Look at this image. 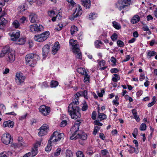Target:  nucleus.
<instances>
[{"label": "nucleus", "mask_w": 157, "mask_h": 157, "mask_svg": "<svg viewBox=\"0 0 157 157\" xmlns=\"http://www.w3.org/2000/svg\"><path fill=\"white\" fill-rule=\"evenodd\" d=\"M78 123H76L72 127L71 129L72 132H74L72 136L70 137L71 140H76L78 139H81L83 140H85L87 138L86 135L81 131H78L79 127V122Z\"/></svg>", "instance_id": "nucleus-1"}, {"label": "nucleus", "mask_w": 157, "mask_h": 157, "mask_svg": "<svg viewBox=\"0 0 157 157\" xmlns=\"http://www.w3.org/2000/svg\"><path fill=\"white\" fill-rule=\"evenodd\" d=\"M68 111L72 118L76 119L80 117L79 108L77 105L70 104L68 107Z\"/></svg>", "instance_id": "nucleus-2"}, {"label": "nucleus", "mask_w": 157, "mask_h": 157, "mask_svg": "<svg viewBox=\"0 0 157 157\" xmlns=\"http://www.w3.org/2000/svg\"><path fill=\"white\" fill-rule=\"evenodd\" d=\"M39 56L36 54H28L25 56L26 63L32 67H34L38 60Z\"/></svg>", "instance_id": "nucleus-3"}, {"label": "nucleus", "mask_w": 157, "mask_h": 157, "mask_svg": "<svg viewBox=\"0 0 157 157\" xmlns=\"http://www.w3.org/2000/svg\"><path fill=\"white\" fill-rule=\"evenodd\" d=\"M76 40H74L73 39H71L69 41L70 44L73 46V52L75 55H77L76 58L81 59L82 58V54L78 48L79 45L76 44Z\"/></svg>", "instance_id": "nucleus-4"}, {"label": "nucleus", "mask_w": 157, "mask_h": 157, "mask_svg": "<svg viewBox=\"0 0 157 157\" xmlns=\"http://www.w3.org/2000/svg\"><path fill=\"white\" fill-rule=\"evenodd\" d=\"M64 135L63 133H59L57 131H55L50 137L49 140L50 142H56L63 139Z\"/></svg>", "instance_id": "nucleus-5"}, {"label": "nucleus", "mask_w": 157, "mask_h": 157, "mask_svg": "<svg viewBox=\"0 0 157 157\" xmlns=\"http://www.w3.org/2000/svg\"><path fill=\"white\" fill-rule=\"evenodd\" d=\"M49 31L45 32L40 34L35 35L34 37V40L39 42H42L45 40L49 35Z\"/></svg>", "instance_id": "nucleus-6"}, {"label": "nucleus", "mask_w": 157, "mask_h": 157, "mask_svg": "<svg viewBox=\"0 0 157 157\" xmlns=\"http://www.w3.org/2000/svg\"><path fill=\"white\" fill-rule=\"evenodd\" d=\"M131 4V0H118L117 6L119 10H123Z\"/></svg>", "instance_id": "nucleus-7"}, {"label": "nucleus", "mask_w": 157, "mask_h": 157, "mask_svg": "<svg viewBox=\"0 0 157 157\" xmlns=\"http://www.w3.org/2000/svg\"><path fill=\"white\" fill-rule=\"evenodd\" d=\"M82 11L81 6L79 5H78V7L76 8L75 12L72 15L70 16L69 19L72 21L74 20L75 18L80 16L82 14Z\"/></svg>", "instance_id": "nucleus-8"}, {"label": "nucleus", "mask_w": 157, "mask_h": 157, "mask_svg": "<svg viewBox=\"0 0 157 157\" xmlns=\"http://www.w3.org/2000/svg\"><path fill=\"white\" fill-rule=\"evenodd\" d=\"M2 142L5 144L8 145L12 143L13 139H11L10 135L8 133L3 134L1 138Z\"/></svg>", "instance_id": "nucleus-9"}, {"label": "nucleus", "mask_w": 157, "mask_h": 157, "mask_svg": "<svg viewBox=\"0 0 157 157\" xmlns=\"http://www.w3.org/2000/svg\"><path fill=\"white\" fill-rule=\"evenodd\" d=\"M39 109L42 114L44 116H47L48 115L50 112V107L44 105L40 106Z\"/></svg>", "instance_id": "nucleus-10"}, {"label": "nucleus", "mask_w": 157, "mask_h": 157, "mask_svg": "<svg viewBox=\"0 0 157 157\" xmlns=\"http://www.w3.org/2000/svg\"><path fill=\"white\" fill-rule=\"evenodd\" d=\"M13 52L9 46H6L3 48L0 52V57H2L6 55H7Z\"/></svg>", "instance_id": "nucleus-11"}, {"label": "nucleus", "mask_w": 157, "mask_h": 157, "mask_svg": "<svg viewBox=\"0 0 157 157\" xmlns=\"http://www.w3.org/2000/svg\"><path fill=\"white\" fill-rule=\"evenodd\" d=\"M48 129V125L45 124H44L40 128V131L38 133L39 136H42L46 134Z\"/></svg>", "instance_id": "nucleus-12"}, {"label": "nucleus", "mask_w": 157, "mask_h": 157, "mask_svg": "<svg viewBox=\"0 0 157 157\" xmlns=\"http://www.w3.org/2000/svg\"><path fill=\"white\" fill-rule=\"evenodd\" d=\"M25 78V77L22 73L17 72L16 74L15 79L17 82L19 83L20 84L24 82Z\"/></svg>", "instance_id": "nucleus-13"}, {"label": "nucleus", "mask_w": 157, "mask_h": 157, "mask_svg": "<svg viewBox=\"0 0 157 157\" xmlns=\"http://www.w3.org/2000/svg\"><path fill=\"white\" fill-rule=\"evenodd\" d=\"M30 29L31 32H40L43 29V27L41 25L38 26L37 24H34L31 25L30 27Z\"/></svg>", "instance_id": "nucleus-14"}, {"label": "nucleus", "mask_w": 157, "mask_h": 157, "mask_svg": "<svg viewBox=\"0 0 157 157\" xmlns=\"http://www.w3.org/2000/svg\"><path fill=\"white\" fill-rule=\"evenodd\" d=\"M15 59V57L14 53L13 52L7 55L6 60L7 62L12 63L14 61Z\"/></svg>", "instance_id": "nucleus-15"}, {"label": "nucleus", "mask_w": 157, "mask_h": 157, "mask_svg": "<svg viewBox=\"0 0 157 157\" xmlns=\"http://www.w3.org/2000/svg\"><path fill=\"white\" fill-rule=\"evenodd\" d=\"M10 34L11 37V40L13 41H16L19 38L20 36V32H13L11 33Z\"/></svg>", "instance_id": "nucleus-16"}, {"label": "nucleus", "mask_w": 157, "mask_h": 157, "mask_svg": "<svg viewBox=\"0 0 157 157\" xmlns=\"http://www.w3.org/2000/svg\"><path fill=\"white\" fill-rule=\"evenodd\" d=\"M60 45L58 42H56L52 49V53L53 55H55L60 48Z\"/></svg>", "instance_id": "nucleus-17"}, {"label": "nucleus", "mask_w": 157, "mask_h": 157, "mask_svg": "<svg viewBox=\"0 0 157 157\" xmlns=\"http://www.w3.org/2000/svg\"><path fill=\"white\" fill-rule=\"evenodd\" d=\"M50 47L49 45L46 44L44 45L43 48V55L45 57L49 52Z\"/></svg>", "instance_id": "nucleus-18"}, {"label": "nucleus", "mask_w": 157, "mask_h": 157, "mask_svg": "<svg viewBox=\"0 0 157 157\" xmlns=\"http://www.w3.org/2000/svg\"><path fill=\"white\" fill-rule=\"evenodd\" d=\"M3 16V15H1L0 17V21H1L0 22V29H4L6 24L7 23V20L2 17Z\"/></svg>", "instance_id": "nucleus-19"}, {"label": "nucleus", "mask_w": 157, "mask_h": 157, "mask_svg": "<svg viewBox=\"0 0 157 157\" xmlns=\"http://www.w3.org/2000/svg\"><path fill=\"white\" fill-rule=\"evenodd\" d=\"M82 5L86 9L90 8L91 6V2L90 0H81Z\"/></svg>", "instance_id": "nucleus-20"}, {"label": "nucleus", "mask_w": 157, "mask_h": 157, "mask_svg": "<svg viewBox=\"0 0 157 157\" xmlns=\"http://www.w3.org/2000/svg\"><path fill=\"white\" fill-rule=\"evenodd\" d=\"M14 125V123L12 121H9L4 122L3 124V126L4 127H8L12 128Z\"/></svg>", "instance_id": "nucleus-21"}, {"label": "nucleus", "mask_w": 157, "mask_h": 157, "mask_svg": "<svg viewBox=\"0 0 157 157\" xmlns=\"http://www.w3.org/2000/svg\"><path fill=\"white\" fill-rule=\"evenodd\" d=\"M29 18L31 22L33 23L35 22L37 19L36 15V14L33 13H31L29 15Z\"/></svg>", "instance_id": "nucleus-22"}, {"label": "nucleus", "mask_w": 157, "mask_h": 157, "mask_svg": "<svg viewBox=\"0 0 157 157\" xmlns=\"http://www.w3.org/2000/svg\"><path fill=\"white\" fill-rule=\"evenodd\" d=\"M140 20L139 16L138 15H135L132 18L131 22L133 24H136Z\"/></svg>", "instance_id": "nucleus-23"}, {"label": "nucleus", "mask_w": 157, "mask_h": 157, "mask_svg": "<svg viewBox=\"0 0 157 157\" xmlns=\"http://www.w3.org/2000/svg\"><path fill=\"white\" fill-rule=\"evenodd\" d=\"M99 107L98 109V117L101 120L105 119L107 118V116L104 113H100L99 112Z\"/></svg>", "instance_id": "nucleus-24"}, {"label": "nucleus", "mask_w": 157, "mask_h": 157, "mask_svg": "<svg viewBox=\"0 0 157 157\" xmlns=\"http://www.w3.org/2000/svg\"><path fill=\"white\" fill-rule=\"evenodd\" d=\"M78 97L77 94L75 96V98L72 101V102L71 104H72L73 105H77L79 103L78 101Z\"/></svg>", "instance_id": "nucleus-25"}, {"label": "nucleus", "mask_w": 157, "mask_h": 157, "mask_svg": "<svg viewBox=\"0 0 157 157\" xmlns=\"http://www.w3.org/2000/svg\"><path fill=\"white\" fill-rule=\"evenodd\" d=\"M77 71L79 73L82 75H84L85 74V72H86L85 70V69L82 67L78 68L77 70Z\"/></svg>", "instance_id": "nucleus-26"}, {"label": "nucleus", "mask_w": 157, "mask_h": 157, "mask_svg": "<svg viewBox=\"0 0 157 157\" xmlns=\"http://www.w3.org/2000/svg\"><path fill=\"white\" fill-rule=\"evenodd\" d=\"M18 145L19 146H23L24 143L23 141V138L22 137L19 136L18 138Z\"/></svg>", "instance_id": "nucleus-27"}, {"label": "nucleus", "mask_w": 157, "mask_h": 157, "mask_svg": "<svg viewBox=\"0 0 157 157\" xmlns=\"http://www.w3.org/2000/svg\"><path fill=\"white\" fill-rule=\"evenodd\" d=\"M77 31L78 29L77 27L75 26L71 27L70 30L71 34H73L75 32H77Z\"/></svg>", "instance_id": "nucleus-28"}, {"label": "nucleus", "mask_w": 157, "mask_h": 157, "mask_svg": "<svg viewBox=\"0 0 157 157\" xmlns=\"http://www.w3.org/2000/svg\"><path fill=\"white\" fill-rule=\"evenodd\" d=\"M90 76L88 75L86 72H85L84 77V82L86 83H87L89 81Z\"/></svg>", "instance_id": "nucleus-29"}, {"label": "nucleus", "mask_w": 157, "mask_h": 157, "mask_svg": "<svg viewBox=\"0 0 157 157\" xmlns=\"http://www.w3.org/2000/svg\"><path fill=\"white\" fill-rule=\"evenodd\" d=\"M58 85V82L55 81H52L50 84V86L51 87H55Z\"/></svg>", "instance_id": "nucleus-30"}, {"label": "nucleus", "mask_w": 157, "mask_h": 157, "mask_svg": "<svg viewBox=\"0 0 157 157\" xmlns=\"http://www.w3.org/2000/svg\"><path fill=\"white\" fill-rule=\"evenodd\" d=\"M36 148H32V150L31 151V154L32 157L35 156L38 153V149H36Z\"/></svg>", "instance_id": "nucleus-31"}, {"label": "nucleus", "mask_w": 157, "mask_h": 157, "mask_svg": "<svg viewBox=\"0 0 157 157\" xmlns=\"http://www.w3.org/2000/svg\"><path fill=\"white\" fill-rule=\"evenodd\" d=\"M12 25L15 28H18L20 26L19 23L17 20L14 21Z\"/></svg>", "instance_id": "nucleus-32"}, {"label": "nucleus", "mask_w": 157, "mask_h": 157, "mask_svg": "<svg viewBox=\"0 0 157 157\" xmlns=\"http://www.w3.org/2000/svg\"><path fill=\"white\" fill-rule=\"evenodd\" d=\"M67 157H73V153L70 150H67L66 152Z\"/></svg>", "instance_id": "nucleus-33"}, {"label": "nucleus", "mask_w": 157, "mask_h": 157, "mask_svg": "<svg viewBox=\"0 0 157 157\" xmlns=\"http://www.w3.org/2000/svg\"><path fill=\"white\" fill-rule=\"evenodd\" d=\"M157 53L154 51H149L147 54V56H149V58H150L151 57L154 56L156 55Z\"/></svg>", "instance_id": "nucleus-34"}, {"label": "nucleus", "mask_w": 157, "mask_h": 157, "mask_svg": "<svg viewBox=\"0 0 157 157\" xmlns=\"http://www.w3.org/2000/svg\"><path fill=\"white\" fill-rule=\"evenodd\" d=\"M114 75L115 76V77H113L112 78V80L114 82H117V80H119L120 78V77L117 74H114Z\"/></svg>", "instance_id": "nucleus-35"}, {"label": "nucleus", "mask_w": 157, "mask_h": 157, "mask_svg": "<svg viewBox=\"0 0 157 157\" xmlns=\"http://www.w3.org/2000/svg\"><path fill=\"white\" fill-rule=\"evenodd\" d=\"M113 26L116 29H119L121 28V26L116 22L114 21L113 22Z\"/></svg>", "instance_id": "nucleus-36"}, {"label": "nucleus", "mask_w": 157, "mask_h": 157, "mask_svg": "<svg viewBox=\"0 0 157 157\" xmlns=\"http://www.w3.org/2000/svg\"><path fill=\"white\" fill-rule=\"evenodd\" d=\"M52 143V142H50V140H49L48 141V145L45 149V150L46 151H48L51 150L52 148L51 144Z\"/></svg>", "instance_id": "nucleus-37"}, {"label": "nucleus", "mask_w": 157, "mask_h": 157, "mask_svg": "<svg viewBox=\"0 0 157 157\" xmlns=\"http://www.w3.org/2000/svg\"><path fill=\"white\" fill-rule=\"evenodd\" d=\"M91 147L88 148L86 152V153L89 155H92L94 153Z\"/></svg>", "instance_id": "nucleus-38"}, {"label": "nucleus", "mask_w": 157, "mask_h": 157, "mask_svg": "<svg viewBox=\"0 0 157 157\" xmlns=\"http://www.w3.org/2000/svg\"><path fill=\"white\" fill-rule=\"evenodd\" d=\"M6 109L5 106L3 104H0V114L1 115V113L4 112V110Z\"/></svg>", "instance_id": "nucleus-39"}, {"label": "nucleus", "mask_w": 157, "mask_h": 157, "mask_svg": "<svg viewBox=\"0 0 157 157\" xmlns=\"http://www.w3.org/2000/svg\"><path fill=\"white\" fill-rule=\"evenodd\" d=\"M42 139L40 140V141L36 142L34 145L33 148H36V149H38L37 148L40 146Z\"/></svg>", "instance_id": "nucleus-40"}, {"label": "nucleus", "mask_w": 157, "mask_h": 157, "mask_svg": "<svg viewBox=\"0 0 157 157\" xmlns=\"http://www.w3.org/2000/svg\"><path fill=\"white\" fill-rule=\"evenodd\" d=\"M111 38L113 41H115L117 40V35L116 33H113L111 36Z\"/></svg>", "instance_id": "nucleus-41"}, {"label": "nucleus", "mask_w": 157, "mask_h": 157, "mask_svg": "<svg viewBox=\"0 0 157 157\" xmlns=\"http://www.w3.org/2000/svg\"><path fill=\"white\" fill-rule=\"evenodd\" d=\"M146 125L145 123H143L140 125V129L141 131H144L146 130Z\"/></svg>", "instance_id": "nucleus-42"}, {"label": "nucleus", "mask_w": 157, "mask_h": 157, "mask_svg": "<svg viewBox=\"0 0 157 157\" xmlns=\"http://www.w3.org/2000/svg\"><path fill=\"white\" fill-rule=\"evenodd\" d=\"M127 146H129L130 149L128 150V151L129 152L130 154L132 153L134 151H135V148L134 147H133L131 146H129L128 144H127Z\"/></svg>", "instance_id": "nucleus-43"}, {"label": "nucleus", "mask_w": 157, "mask_h": 157, "mask_svg": "<svg viewBox=\"0 0 157 157\" xmlns=\"http://www.w3.org/2000/svg\"><path fill=\"white\" fill-rule=\"evenodd\" d=\"M96 15L94 13H91L89 15V19L90 20L94 19L96 17Z\"/></svg>", "instance_id": "nucleus-44"}, {"label": "nucleus", "mask_w": 157, "mask_h": 157, "mask_svg": "<svg viewBox=\"0 0 157 157\" xmlns=\"http://www.w3.org/2000/svg\"><path fill=\"white\" fill-rule=\"evenodd\" d=\"M117 44L119 47H123L124 45L123 42L122 41L119 40H118L117 41Z\"/></svg>", "instance_id": "nucleus-45"}, {"label": "nucleus", "mask_w": 157, "mask_h": 157, "mask_svg": "<svg viewBox=\"0 0 157 157\" xmlns=\"http://www.w3.org/2000/svg\"><path fill=\"white\" fill-rule=\"evenodd\" d=\"M77 157H84L83 154L82 152L80 151H78L76 153Z\"/></svg>", "instance_id": "nucleus-46"}, {"label": "nucleus", "mask_w": 157, "mask_h": 157, "mask_svg": "<svg viewBox=\"0 0 157 157\" xmlns=\"http://www.w3.org/2000/svg\"><path fill=\"white\" fill-rule=\"evenodd\" d=\"M67 124V121L66 120H63L60 124V126L61 127H64Z\"/></svg>", "instance_id": "nucleus-47"}, {"label": "nucleus", "mask_w": 157, "mask_h": 157, "mask_svg": "<svg viewBox=\"0 0 157 157\" xmlns=\"http://www.w3.org/2000/svg\"><path fill=\"white\" fill-rule=\"evenodd\" d=\"M25 39L24 38H20L18 40L19 43V44L20 45L24 44L25 42Z\"/></svg>", "instance_id": "nucleus-48"}, {"label": "nucleus", "mask_w": 157, "mask_h": 157, "mask_svg": "<svg viewBox=\"0 0 157 157\" xmlns=\"http://www.w3.org/2000/svg\"><path fill=\"white\" fill-rule=\"evenodd\" d=\"M100 128L98 126L95 127L93 134L95 135L98 132Z\"/></svg>", "instance_id": "nucleus-49"}, {"label": "nucleus", "mask_w": 157, "mask_h": 157, "mask_svg": "<svg viewBox=\"0 0 157 157\" xmlns=\"http://www.w3.org/2000/svg\"><path fill=\"white\" fill-rule=\"evenodd\" d=\"M109 153L107 150L104 149L101 151V154L102 156H104L107 155Z\"/></svg>", "instance_id": "nucleus-50"}, {"label": "nucleus", "mask_w": 157, "mask_h": 157, "mask_svg": "<svg viewBox=\"0 0 157 157\" xmlns=\"http://www.w3.org/2000/svg\"><path fill=\"white\" fill-rule=\"evenodd\" d=\"M99 44H102L101 42L99 40H96L95 42V45L97 48H99L100 47Z\"/></svg>", "instance_id": "nucleus-51"}, {"label": "nucleus", "mask_w": 157, "mask_h": 157, "mask_svg": "<svg viewBox=\"0 0 157 157\" xmlns=\"http://www.w3.org/2000/svg\"><path fill=\"white\" fill-rule=\"evenodd\" d=\"M96 111H94L92 114V118L93 120H95L96 119Z\"/></svg>", "instance_id": "nucleus-52"}, {"label": "nucleus", "mask_w": 157, "mask_h": 157, "mask_svg": "<svg viewBox=\"0 0 157 157\" xmlns=\"http://www.w3.org/2000/svg\"><path fill=\"white\" fill-rule=\"evenodd\" d=\"M61 151V149L60 148H58L56 150V152L55 153V155L56 156L59 155L60 154Z\"/></svg>", "instance_id": "nucleus-53"}, {"label": "nucleus", "mask_w": 157, "mask_h": 157, "mask_svg": "<svg viewBox=\"0 0 157 157\" xmlns=\"http://www.w3.org/2000/svg\"><path fill=\"white\" fill-rule=\"evenodd\" d=\"M9 0H0V5H4L5 2H7Z\"/></svg>", "instance_id": "nucleus-54"}, {"label": "nucleus", "mask_w": 157, "mask_h": 157, "mask_svg": "<svg viewBox=\"0 0 157 157\" xmlns=\"http://www.w3.org/2000/svg\"><path fill=\"white\" fill-rule=\"evenodd\" d=\"M94 123L95 124L99 126H102L103 125L102 123L99 122V121L98 120L95 121H94Z\"/></svg>", "instance_id": "nucleus-55"}, {"label": "nucleus", "mask_w": 157, "mask_h": 157, "mask_svg": "<svg viewBox=\"0 0 157 157\" xmlns=\"http://www.w3.org/2000/svg\"><path fill=\"white\" fill-rule=\"evenodd\" d=\"M48 14L49 16H54L55 15V13L54 11L52 10L48 12Z\"/></svg>", "instance_id": "nucleus-56"}, {"label": "nucleus", "mask_w": 157, "mask_h": 157, "mask_svg": "<svg viewBox=\"0 0 157 157\" xmlns=\"http://www.w3.org/2000/svg\"><path fill=\"white\" fill-rule=\"evenodd\" d=\"M112 73H116L119 71V70L117 68L112 69L110 70Z\"/></svg>", "instance_id": "nucleus-57"}, {"label": "nucleus", "mask_w": 157, "mask_h": 157, "mask_svg": "<svg viewBox=\"0 0 157 157\" xmlns=\"http://www.w3.org/2000/svg\"><path fill=\"white\" fill-rule=\"evenodd\" d=\"M67 1L72 6H74L75 4L73 0H67Z\"/></svg>", "instance_id": "nucleus-58"}, {"label": "nucleus", "mask_w": 157, "mask_h": 157, "mask_svg": "<svg viewBox=\"0 0 157 157\" xmlns=\"http://www.w3.org/2000/svg\"><path fill=\"white\" fill-rule=\"evenodd\" d=\"M82 95L84 96V98H87V92L86 90H85L82 93Z\"/></svg>", "instance_id": "nucleus-59"}, {"label": "nucleus", "mask_w": 157, "mask_h": 157, "mask_svg": "<svg viewBox=\"0 0 157 157\" xmlns=\"http://www.w3.org/2000/svg\"><path fill=\"white\" fill-rule=\"evenodd\" d=\"M7 153H2L0 154V157H8V156L7 155Z\"/></svg>", "instance_id": "nucleus-60"}, {"label": "nucleus", "mask_w": 157, "mask_h": 157, "mask_svg": "<svg viewBox=\"0 0 157 157\" xmlns=\"http://www.w3.org/2000/svg\"><path fill=\"white\" fill-rule=\"evenodd\" d=\"M26 18L25 17H22L20 19V22L22 23H24L25 21Z\"/></svg>", "instance_id": "nucleus-61"}, {"label": "nucleus", "mask_w": 157, "mask_h": 157, "mask_svg": "<svg viewBox=\"0 0 157 157\" xmlns=\"http://www.w3.org/2000/svg\"><path fill=\"white\" fill-rule=\"evenodd\" d=\"M130 56L129 55H127L126 56V59L123 60V62H126L128 61L130 58Z\"/></svg>", "instance_id": "nucleus-62"}, {"label": "nucleus", "mask_w": 157, "mask_h": 157, "mask_svg": "<svg viewBox=\"0 0 157 157\" xmlns=\"http://www.w3.org/2000/svg\"><path fill=\"white\" fill-rule=\"evenodd\" d=\"M87 105L86 104L83 105L82 109V111H84L86 110V109H87Z\"/></svg>", "instance_id": "nucleus-63"}, {"label": "nucleus", "mask_w": 157, "mask_h": 157, "mask_svg": "<svg viewBox=\"0 0 157 157\" xmlns=\"http://www.w3.org/2000/svg\"><path fill=\"white\" fill-rule=\"evenodd\" d=\"M105 63V61L104 60H102L99 63V65L101 66H104Z\"/></svg>", "instance_id": "nucleus-64"}]
</instances>
